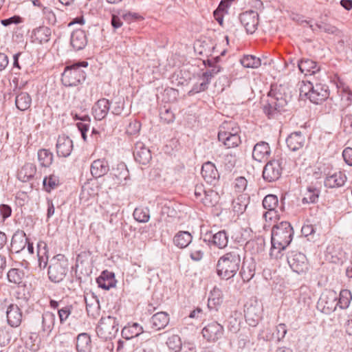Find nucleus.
Returning a JSON list of instances; mask_svg holds the SVG:
<instances>
[{"instance_id": "nucleus-1", "label": "nucleus", "mask_w": 352, "mask_h": 352, "mask_svg": "<svg viewBox=\"0 0 352 352\" xmlns=\"http://www.w3.org/2000/svg\"><path fill=\"white\" fill-rule=\"evenodd\" d=\"M293 235L294 230L289 222L282 221L274 225L272 229L270 256L276 259L281 258V251L290 244Z\"/></svg>"}, {"instance_id": "nucleus-2", "label": "nucleus", "mask_w": 352, "mask_h": 352, "mask_svg": "<svg viewBox=\"0 0 352 352\" xmlns=\"http://www.w3.org/2000/svg\"><path fill=\"white\" fill-rule=\"evenodd\" d=\"M243 254V249L234 247L221 256L216 266L218 276L221 279L226 280L233 278L240 268Z\"/></svg>"}, {"instance_id": "nucleus-3", "label": "nucleus", "mask_w": 352, "mask_h": 352, "mask_svg": "<svg viewBox=\"0 0 352 352\" xmlns=\"http://www.w3.org/2000/svg\"><path fill=\"white\" fill-rule=\"evenodd\" d=\"M267 101L263 110L269 119L274 118L278 113L285 111L292 96L283 85L272 86L267 94Z\"/></svg>"}, {"instance_id": "nucleus-4", "label": "nucleus", "mask_w": 352, "mask_h": 352, "mask_svg": "<svg viewBox=\"0 0 352 352\" xmlns=\"http://www.w3.org/2000/svg\"><path fill=\"white\" fill-rule=\"evenodd\" d=\"M88 66L87 61H78L67 65L62 74L61 81L66 87L76 86L86 79V72L83 69Z\"/></svg>"}, {"instance_id": "nucleus-5", "label": "nucleus", "mask_w": 352, "mask_h": 352, "mask_svg": "<svg viewBox=\"0 0 352 352\" xmlns=\"http://www.w3.org/2000/svg\"><path fill=\"white\" fill-rule=\"evenodd\" d=\"M69 263L64 254H58L52 257L48 267V276L51 281L60 283L68 272Z\"/></svg>"}, {"instance_id": "nucleus-6", "label": "nucleus", "mask_w": 352, "mask_h": 352, "mask_svg": "<svg viewBox=\"0 0 352 352\" xmlns=\"http://www.w3.org/2000/svg\"><path fill=\"white\" fill-rule=\"evenodd\" d=\"M234 123H223L218 133V140L221 142L227 148L238 146L241 142V137L239 135V128L233 126Z\"/></svg>"}, {"instance_id": "nucleus-7", "label": "nucleus", "mask_w": 352, "mask_h": 352, "mask_svg": "<svg viewBox=\"0 0 352 352\" xmlns=\"http://www.w3.org/2000/svg\"><path fill=\"white\" fill-rule=\"evenodd\" d=\"M119 330V321L116 318L108 316L102 317L96 328L99 338L107 340L114 338Z\"/></svg>"}, {"instance_id": "nucleus-8", "label": "nucleus", "mask_w": 352, "mask_h": 352, "mask_svg": "<svg viewBox=\"0 0 352 352\" xmlns=\"http://www.w3.org/2000/svg\"><path fill=\"white\" fill-rule=\"evenodd\" d=\"M285 198H282L280 202H278V197L275 195H267L263 200V206L267 210L263 214V217L267 220L273 218L279 219L280 213L285 210Z\"/></svg>"}, {"instance_id": "nucleus-9", "label": "nucleus", "mask_w": 352, "mask_h": 352, "mask_svg": "<svg viewBox=\"0 0 352 352\" xmlns=\"http://www.w3.org/2000/svg\"><path fill=\"white\" fill-rule=\"evenodd\" d=\"M263 305L256 299L249 300L244 306V316L246 322L256 327L262 318Z\"/></svg>"}, {"instance_id": "nucleus-10", "label": "nucleus", "mask_w": 352, "mask_h": 352, "mask_svg": "<svg viewBox=\"0 0 352 352\" xmlns=\"http://www.w3.org/2000/svg\"><path fill=\"white\" fill-rule=\"evenodd\" d=\"M283 170V158L272 159L265 165L262 173L263 178L267 182H276L280 178Z\"/></svg>"}, {"instance_id": "nucleus-11", "label": "nucleus", "mask_w": 352, "mask_h": 352, "mask_svg": "<svg viewBox=\"0 0 352 352\" xmlns=\"http://www.w3.org/2000/svg\"><path fill=\"white\" fill-rule=\"evenodd\" d=\"M287 261L293 272L298 274L305 273L309 269V263L305 254L292 250L287 253Z\"/></svg>"}, {"instance_id": "nucleus-12", "label": "nucleus", "mask_w": 352, "mask_h": 352, "mask_svg": "<svg viewBox=\"0 0 352 352\" xmlns=\"http://www.w3.org/2000/svg\"><path fill=\"white\" fill-rule=\"evenodd\" d=\"M75 276L80 283L88 280V253L85 251L81 252L76 257Z\"/></svg>"}, {"instance_id": "nucleus-13", "label": "nucleus", "mask_w": 352, "mask_h": 352, "mask_svg": "<svg viewBox=\"0 0 352 352\" xmlns=\"http://www.w3.org/2000/svg\"><path fill=\"white\" fill-rule=\"evenodd\" d=\"M203 241L210 246H214L219 249L225 248L228 243V235L225 230H220L215 234L207 232L203 236Z\"/></svg>"}, {"instance_id": "nucleus-14", "label": "nucleus", "mask_w": 352, "mask_h": 352, "mask_svg": "<svg viewBox=\"0 0 352 352\" xmlns=\"http://www.w3.org/2000/svg\"><path fill=\"white\" fill-rule=\"evenodd\" d=\"M241 24L244 26L248 34H253L258 25V14L254 10H248L239 16Z\"/></svg>"}, {"instance_id": "nucleus-15", "label": "nucleus", "mask_w": 352, "mask_h": 352, "mask_svg": "<svg viewBox=\"0 0 352 352\" xmlns=\"http://www.w3.org/2000/svg\"><path fill=\"white\" fill-rule=\"evenodd\" d=\"M223 331L221 324L217 322H212L202 329L201 333L208 342H215L222 337Z\"/></svg>"}, {"instance_id": "nucleus-16", "label": "nucleus", "mask_w": 352, "mask_h": 352, "mask_svg": "<svg viewBox=\"0 0 352 352\" xmlns=\"http://www.w3.org/2000/svg\"><path fill=\"white\" fill-rule=\"evenodd\" d=\"M204 179L209 184L215 186L219 182L220 175L215 166L211 162H205L201 171Z\"/></svg>"}, {"instance_id": "nucleus-17", "label": "nucleus", "mask_w": 352, "mask_h": 352, "mask_svg": "<svg viewBox=\"0 0 352 352\" xmlns=\"http://www.w3.org/2000/svg\"><path fill=\"white\" fill-rule=\"evenodd\" d=\"M329 96V87L325 84L316 83L309 94V100L314 104H320Z\"/></svg>"}, {"instance_id": "nucleus-18", "label": "nucleus", "mask_w": 352, "mask_h": 352, "mask_svg": "<svg viewBox=\"0 0 352 352\" xmlns=\"http://www.w3.org/2000/svg\"><path fill=\"white\" fill-rule=\"evenodd\" d=\"M337 298L334 294H322L317 303V308L324 314H330L336 309Z\"/></svg>"}, {"instance_id": "nucleus-19", "label": "nucleus", "mask_w": 352, "mask_h": 352, "mask_svg": "<svg viewBox=\"0 0 352 352\" xmlns=\"http://www.w3.org/2000/svg\"><path fill=\"white\" fill-rule=\"evenodd\" d=\"M286 144L292 151L302 150L306 144L305 136L300 131H295L290 133L286 138Z\"/></svg>"}, {"instance_id": "nucleus-20", "label": "nucleus", "mask_w": 352, "mask_h": 352, "mask_svg": "<svg viewBox=\"0 0 352 352\" xmlns=\"http://www.w3.org/2000/svg\"><path fill=\"white\" fill-rule=\"evenodd\" d=\"M338 92L341 96L340 107L342 115L348 113V108L352 105V91L348 86H345L342 82L337 84Z\"/></svg>"}, {"instance_id": "nucleus-21", "label": "nucleus", "mask_w": 352, "mask_h": 352, "mask_svg": "<svg viewBox=\"0 0 352 352\" xmlns=\"http://www.w3.org/2000/svg\"><path fill=\"white\" fill-rule=\"evenodd\" d=\"M133 156L135 160L142 164H147L151 160V153L144 144L141 142H137L133 148Z\"/></svg>"}, {"instance_id": "nucleus-22", "label": "nucleus", "mask_w": 352, "mask_h": 352, "mask_svg": "<svg viewBox=\"0 0 352 352\" xmlns=\"http://www.w3.org/2000/svg\"><path fill=\"white\" fill-rule=\"evenodd\" d=\"M28 242V238L26 234L23 231H16L11 240L10 253L19 254L25 249Z\"/></svg>"}, {"instance_id": "nucleus-23", "label": "nucleus", "mask_w": 352, "mask_h": 352, "mask_svg": "<svg viewBox=\"0 0 352 352\" xmlns=\"http://www.w3.org/2000/svg\"><path fill=\"white\" fill-rule=\"evenodd\" d=\"M6 316L8 323L12 327H19L22 322V311L16 304L12 303L8 306Z\"/></svg>"}, {"instance_id": "nucleus-24", "label": "nucleus", "mask_w": 352, "mask_h": 352, "mask_svg": "<svg viewBox=\"0 0 352 352\" xmlns=\"http://www.w3.org/2000/svg\"><path fill=\"white\" fill-rule=\"evenodd\" d=\"M271 154V148L269 144L264 141L256 143L252 151L253 160L261 162L267 160Z\"/></svg>"}, {"instance_id": "nucleus-25", "label": "nucleus", "mask_w": 352, "mask_h": 352, "mask_svg": "<svg viewBox=\"0 0 352 352\" xmlns=\"http://www.w3.org/2000/svg\"><path fill=\"white\" fill-rule=\"evenodd\" d=\"M56 147L58 157H67L71 154L73 149L72 140L65 135H59Z\"/></svg>"}, {"instance_id": "nucleus-26", "label": "nucleus", "mask_w": 352, "mask_h": 352, "mask_svg": "<svg viewBox=\"0 0 352 352\" xmlns=\"http://www.w3.org/2000/svg\"><path fill=\"white\" fill-rule=\"evenodd\" d=\"M346 181V175L342 171H336L332 174L328 173L324 179V186L329 188L343 186Z\"/></svg>"}, {"instance_id": "nucleus-27", "label": "nucleus", "mask_w": 352, "mask_h": 352, "mask_svg": "<svg viewBox=\"0 0 352 352\" xmlns=\"http://www.w3.org/2000/svg\"><path fill=\"white\" fill-rule=\"evenodd\" d=\"M256 266V262L252 258L243 259L239 272L243 282H248L254 276Z\"/></svg>"}, {"instance_id": "nucleus-28", "label": "nucleus", "mask_w": 352, "mask_h": 352, "mask_svg": "<svg viewBox=\"0 0 352 352\" xmlns=\"http://www.w3.org/2000/svg\"><path fill=\"white\" fill-rule=\"evenodd\" d=\"M98 286L105 290L116 287L117 280L115 278V274L108 270L103 271L99 277L96 278Z\"/></svg>"}, {"instance_id": "nucleus-29", "label": "nucleus", "mask_w": 352, "mask_h": 352, "mask_svg": "<svg viewBox=\"0 0 352 352\" xmlns=\"http://www.w3.org/2000/svg\"><path fill=\"white\" fill-rule=\"evenodd\" d=\"M109 102L106 98L98 100L92 107V114L96 120H101L106 117L109 110Z\"/></svg>"}, {"instance_id": "nucleus-30", "label": "nucleus", "mask_w": 352, "mask_h": 352, "mask_svg": "<svg viewBox=\"0 0 352 352\" xmlns=\"http://www.w3.org/2000/svg\"><path fill=\"white\" fill-rule=\"evenodd\" d=\"M52 30L45 26H40L32 31V42L39 44L47 43L51 37Z\"/></svg>"}, {"instance_id": "nucleus-31", "label": "nucleus", "mask_w": 352, "mask_h": 352, "mask_svg": "<svg viewBox=\"0 0 352 352\" xmlns=\"http://www.w3.org/2000/svg\"><path fill=\"white\" fill-rule=\"evenodd\" d=\"M298 67L301 73L307 75H314L320 71L318 63L309 58H302L298 61Z\"/></svg>"}, {"instance_id": "nucleus-32", "label": "nucleus", "mask_w": 352, "mask_h": 352, "mask_svg": "<svg viewBox=\"0 0 352 352\" xmlns=\"http://www.w3.org/2000/svg\"><path fill=\"white\" fill-rule=\"evenodd\" d=\"M169 322V316L167 313L160 311L155 314L150 319L152 329L159 331L164 329Z\"/></svg>"}, {"instance_id": "nucleus-33", "label": "nucleus", "mask_w": 352, "mask_h": 352, "mask_svg": "<svg viewBox=\"0 0 352 352\" xmlns=\"http://www.w3.org/2000/svg\"><path fill=\"white\" fill-rule=\"evenodd\" d=\"M87 44L86 33L82 30H74L71 36V45L76 50L83 49Z\"/></svg>"}, {"instance_id": "nucleus-34", "label": "nucleus", "mask_w": 352, "mask_h": 352, "mask_svg": "<svg viewBox=\"0 0 352 352\" xmlns=\"http://www.w3.org/2000/svg\"><path fill=\"white\" fill-rule=\"evenodd\" d=\"M89 170L94 178H98L107 173L109 165L106 160L99 159L91 163Z\"/></svg>"}, {"instance_id": "nucleus-35", "label": "nucleus", "mask_w": 352, "mask_h": 352, "mask_svg": "<svg viewBox=\"0 0 352 352\" xmlns=\"http://www.w3.org/2000/svg\"><path fill=\"white\" fill-rule=\"evenodd\" d=\"M144 332L143 327L137 322L129 323L122 330V336L125 340L138 337Z\"/></svg>"}, {"instance_id": "nucleus-36", "label": "nucleus", "mask_w": 352, "mask_h": 352, "mask_svg": "<svg viewBox=\"0 0 352 352\" xmlns=\"http://www.w3.org/2000/svg\"><path fill=\"white\" fill-rule=\"evenodd\" d=\"M223 301L222 292L217 287H214L210 292L208 300V307L210 311H217Z\"/></svg>"}, {"instance_id": "nucleus-37", "label": "nucleus", "mask_w": 352, "mask_h": 352, "mask_svg": "<svg viewBox=\"0 0 352 352\" xmlns=\"http://www.w3.org/2000/svg\"><path fill=\"white\" fill-rule=\"evenodd\" d=\"M55 315L50 311L44 312L41 316V331L49 335L52 331L55 324Z\"/></svg>"}, {"instance_id": "nucleus-38", "label": "nucleus", "mask_w": 352, "mask_h": 352, "mask_svg": "<svg viewBox=\"0 0 352 352\" xmlns=\"http://www.w3.org/2000/svg\"><path fill=\"white\" fill-rule=\"evenodd\" d=\"M36 172V168L34 164L26 163L19 170L17 177L22 182H27L34 177Z\"/></svg>"}, {"instance_id": "nucleus-39", "label": "nucleus", "mask_w": 352, "mask_h": 352, "mask_svg": "<svg viewBox=\"0 0 352 352\" xmlns=\"http://www.w3.org/2000/svg\"><path fill=\"white\" fill-rule=\"evenodd\" d=\"M192 236L188 231H179L173 238V243L177 248L183 249L192 242Z\"/></svg>"}, {"instance_id": "nucleus-40", "label": "nucleus", "mask_w": 352, "mask_h": 352, "mask_svg": "<svg viewBox=\"0 0 352 352\" xmlns=\"http://www.w3.org/2000/svg\"><path fill=\"white\" fill-rule=\"evenodd\" d=\"M7 277L10 283L19 286L24 285L23 279L25 278V273L23 270L18 268H12L7 273Z\"/></svg>"}, {"instance_id": "nucleus-41", "label": "nucleus", "mask_w": 352, "mask_h": 352, "mask_svg": "<svg viewBox=\"0 0 352 352\" xmlns=\"http://www.w3.org/2000/svg\"><path fill=\"white\" fill-rule=\"evenodd\" d=\"M32 98L26 92H21L15 98V104L20 111H25L30 107Z\"/></svg>"}, {"instance_id": "nucleus-42", "label": "nucleus", "mask_w": 352, "mask_h": 352, "mask_svg": "<svg viewBox=\"0 0 352 352\" xmlns=\"http://www.w3.org/2000/svg\"><path fill=\"white\" fill-rule=\"evenodd\" d=\"M320 190L315 186H309L302 199V204H315L318 201Z\"/></svg>"}, {"instance_id": "nucleus-43", "label": "nucleus", "mask_w": 352, "mask_h": 352, "mask_svg": "<svg viewBox=\"0 0 352 352\" xmlns=\"http://www.w3.org/2000/svg\"><path fill=\"white\" fill-rule=\"evenodd\" d=\"M113 176L116 184L124 186L129 178V173L126 166L122 164L114 171Z\"/></svg>"}, {"instance_id": "nucleus-44", "label": "nucleus", "mask_w": 352, "mask_h": 352, "mask_svg": "<svg viewBox=\"0 0 352 352\" xmlns=\"http://www.w3.org/2000/svg\"><path fill=\"white\" fill-rule=\"evenodd\" d=\"M38 160L43 167H49L53 162V153L47 149L42 148L38 151Z\"/></svg>"}, {"instance_id": "nucleus-45", "label": "nucleus", "mask_w": 352, "mask_h": 352, "mask_svg": "<svg viewBox=\"0 0 352 352\" xmlns=\"http://www.w3.org/2000/svg\"><path fill=\"white\" fill-rule=\"evenodd\" d=\"M218 193L212 189H208L199 202L207 207H212L218 202Z\"/></svg>"}, {"instance_id": "nucleus-46", "label": "nucleus", "mask_w": 352, "mask_h": 352, "mask_svg": "<svg viewBox=\"0 0 352 352\" xmlns=\"http://www.w3.org/2000/svg\"><path fill=\"white\" fill-rule=\"evenodd\" d=\"M41 344V339L38 333H30L25 341V346L32 351H37Z\"/></svg>"}, {"instance_id": "nucleus-47", "label": "nucleus", "mask_w": 352, "mask_h": 352, "mask_svg": "<svg viewBox=\"0 0 352 352\" xmlns=\"http://www.w3.org/2000/svg\"><path fill=\"white\" fill-rule=\"evenodd\" d=\"M352 300V295L349 290L342 289L340 292L339 298L336 301L337 306L340 309H344L349 307Z\"/></svg>"}, {"instance_id": "nucleus-48", "label": "nucleus", "mask_w": 352, "mask_h": 352, "mask_svg": "<svg viewBox=\"0 0 352 352\" xmlns=\"http://www.w3.org/2000/svg\"><path fill=\"white\" fill-rule=\"evenodd\" d=\"M240 62L246 68H258L261 65V59L253 55L243 56Z\"/></svg>"}, {"instance_id": "nucleus-49", "label": "nucleus", "mask_w": 352, "mask_h": 352, "mask_svg": "<svg viewBox=\"0 0 352 352\" xmlns=\"http://www.w3.org/2000/svg\"><path fill=\"white\" fill-rule=\"evenodd\" d=\"M133 218L138 222L146 223L150 219V211L148 208H136L133 213Z\"/></svg>"}, {"instance_id": "nucleus-50", "label": "nucleus", "mask_w": 352, "mask_h": 352, "mask_svg": "<svg viewBox=\"0 0 352 352\" xmlns=\"http://www.w3.org/2000/svg\"><path fill=\"white\" fill-rule=\"evenodd\" d=\"M43 184L44 189L47 192H50L59 185V178L58 176L52 174L44 178Z\"/></svg>"}, {"instance_id": "nucleus-51", "label": "nucleus", "mask_w": 352, "mask_h": 352, "mask_svg": "<svg viewBox=\"0 0 352 352\" xmlns=\"http://www.w3.org/2000/svg\"><path fill=\"white\" fill-rule=\"evenodd\" d=\"M76 350L78 352H88V334L80 333L76 338Z\"/></svg>"}, {"instance_id": "nucleus-52", "label": "nucleus", "mask_w": 352, "mask_h": 352, "mask_svg": "<svg viewBox=\"0 0 352 352\" xmlns=\"http://www.w3.org/2000/svg\"><path fill=\"white\" fill-rule=\"evenodd\" d=\"M12 333V329L9 327H3L0 328V345L1 346H5L10 344Z\"/></svg>"}, {"instance_id": "nucleus-53", "label": "nucleus", "mask_w": 352, "mask_h": 352, "mask_svg": "<svg viewBox=\"0 0 352 352\" xmlns=\"http://www.w3.org/2000/svg\"><path fill=\"white\" fill-rule=\"evenodd\" d=\"M166 344L170 349L175 352L180 351L183 346L181 339L177 335L170 336L167 340Z\"/></svg>"}, {"instance_id": "nucleus-54", "label": "nucleus", "mask_w": 352, "mask_h": 352, "mask_svg": "<svg viewBox=\"0 0 352 352\" xmlns=\"http://www.w3.org/2000/svg\"><path fill=\"white\" fill-rule=\"evenodd\" d=\"M41 11L43 18L47 21L48 24L53 25L56 24L57 21L56 16L50 4L45 6Z\"/></svg>"}, {"instance_id": "nucleus-55", "label": "nucleus", "mask_w": 352, "mask_h": 352, "mask_svg": "<svg viewBox=\"0 0 352 352\" xmlns=\"http://www.w3.org/2000/svg\"><path fill=\"white\" fill-rule=\"evenodd\" d=\"M234 189L237 192H244L248 186V180L244 177H237L233 183Z\"/></svg>"}, {"instance_id": "nucleus-56", "label": "nucleus", "mask_w": 352, "mask_h": 352, "mask_svg": "<svg viewBox=\"0 0 352 352\" xmlns=\"http://www.w3.org/2000/svg\"><path fill=\"white\" fill-rule=\"evenodd\" d=\"M204 251L201 245H193L190 251V257L194 261H199L204 256Z\"/></svg>"}, {"instance_id": "nucleus-57", "label": "nucleus", "mask_w": 352, "mask_h": 352, "mask_svg": "<svg viewBox=\"0 0 352 352\" xmlns=\"http://www.w3.org/2000/svg\"><path fill=\"white\" fill-rule=\"evenodd\" d=\"M316 25L318 29L327 34H335L338 32V29L336 26L324 23V21L317 22Z\"/></svg>"}, {"instance_id": "nucleus-58", "label": "nucleus", "mask_w": 352, "mask_h": 352, "mask_svg": "<svg viewBox=\"0 0 352 352\" xmlns=\"http://www.w3.org/2000/svg\"><path fill=\"white\" fill-rule=\"evenodd\" d=\"M72 305H63L58 310L60 323H63L72 313Z\"/></svg>"}, {"instance_id": "nucleus-59", "label": "nucleus", "mask_w": 352, "mask_h": 352, "mask_svg": "<svg viewBox=\"0 0 352 352\" xmlns=\"http://www.w3.org/2000/svg\"><path fill=\"white\" fill-rule=\"evenodd\" d=\"M160 118L164 120L166 123L168 124L173 122L175 119L174 113L172 112L170 109L164 108V109L160 111Z\"/></svg>"}, {"instance_id": "nucleus-60", "label": "nucleus", "mask_w": 352, "mask_h": 352, "mask_svg": "<svg viewBox=\"0 0 352 352\" xmlns=\"http://www.w3.org/2000/svg\"><path fill=\"white\" fill-rule=\"evenodd\" d=\"M314 85L310 81H302V85L300 87V94H304L309 99V94L312 91Z\"/></svg>"}, {"instance_id": "nucleus-61", "label": "nucleus", "mask_w": 352, "mask_h": 352, "mask_svg": "<svg viewBox=\"0 0 352 352\" xmlns=\"http://www.w3.org/2000/svg\"><path fill=\"white\" fill-rule=\"evenodd\" d=\"M141 129V123L140 121L136 120L131 122L126 129V133L129 135H135L138 134Z\"/></svg>"}, {"instance_id": "nucleus-62", "label": "nucleus", "mask_w": 352, "mask_h": 352, "mask_svg": "<svg viewBox=\"0 0 352 352\" xmlns=\"http://www.w3.org/2000/svg\"><path fill=\"white\" fill-rule=\"evenodd\" d=\"M208 89V86L204 82L201 83H195L193 85L192 89L188 91L189 96H193L202 91H205Z\"/></svg>"}, {"instance_id": "nucleus-63", "label": "nucleus", "mask_w": 352, "mask_h": 352, "mask_svg": "<svg viewBox=\"0 0 352 352\" xmlns=\"http://www.w3.org/2000/svg\"><path fill=\"white\" fill-rule=\"evenodd\" d=\"M223 163L227 168L231 169L234 168L236 165V155H233L232 153H228L225 155L223 158Z\"/></svg>"}, {"instance_id": "nucleus-64", "label": "nucleus", "mask_w": 352, "mask_h": 352, "mask_svg": "<svg viewBox=\"0 0 352 352\" xmlns=\"http://www.w3.org/2000/svg\"><path fill=\"white\" fill-rule=\"evenodd\" d=\"M246 207L247 205L242 203L239 197L232 201L233 210L238 214H242L245 210Z\"/></svg>"}]
</instances>
